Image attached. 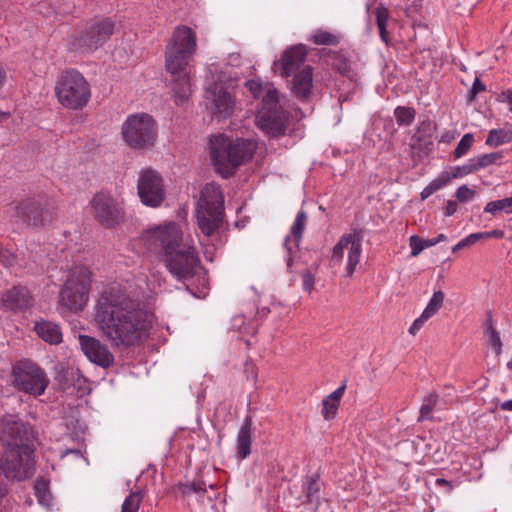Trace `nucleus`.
Masks as SVG:
<instances>
[{"instance_id":"f704fd0d","label":"nucleus","mask_w":512,"mask_h":512,"mask_svg":"<svg viewBox=\"0 0 512 512\" xmlns=\"http://www.w3.org/2000/svg\"><path fill=\"white\" fill-rule=\"evenodd\" d=\"M143 500V494L140 491H135L129 494L124 500L121 512H138L141 502Z\"/></svg>"},{"instance_id":"ea45409f","label":"nucleus","mask_w":512,"mask_h":512,"mask_svg":"<svg viewBox=\"0 0 512 512\" xmlns=\"http://www.w3.org/2000/svg\"><path fill=\"white\" fill-rule=\"evenodd\" d=\"M311 40L319 45H335L338 43V37L325 30L315 31L311 36Z\"/></svg>"},{"instance_id":"4c0bfd02","label":"nucleus","mask_w":512,"mask_h":512,"mask_svg":"<svg viewBox=\"0 0 512 512\" xmlns=\"http://www.w3.org/2000/svg\"><path fill=\"white\" fill-rule=\"evenodd\" d=\"M437 403H438V395L437 394L432 393V394L428 395L424 399L423 404L421 405L419 420L422 421L425 419H430L431 413H432L433 409L436 407Z\"/></svg>"},{"instance_id":"412c9836","label":"nucleus","mask_w":512,"mask_h":512,"mask_svg":"<svg viewBox=\"0 0 512 512\" xmlns=\"http://www.w3.org/2000/svg\"><path fill=\"white\" fill-rule=\"evenodd\" d=\"M0 303L5 310L20 311L31 305L32 298L25 287L15 286L2 293Z\"/></svg>"},{"instance_id":"e433bc0d","label":"nucleus","mask_w":512,"mask_h":512,"mask_svg":"<svg viewBox=\"0 0 512 512\" xmlns=\"http://www.w3.org/2000/svg\"><path fill=\"white\" fill-rule=\"evenodd\" d=\"M415 110L409 107H397L394 111V116L399 125L408 126L410 125L415 118Z\"/></svg>"},{"instance_id":"4468645a","label":"nucleus","mask_w":512,"mask_h":512,"mask_svg":"<svg viewBox=\"0 0 512 512\" xmlns=\"http://www.w3.org/2000/svg\"><path fill=\"white\" fill-rule=\"evenodd\" d=\"M137 193L145 206L160 207L166 197L163 178L151 168L141 170L137 180Z\"/></svg>"},{"instance_id":"f8f14e48","label":"nucleus","mask_w":512,"mask_h":512,"mask_svg":"<svg viewBox=\"0 0 512 512\" xmlns=\"http://www.w3.org/2000/svg\"><path fill=\"white\" fill-rule=\"evenodd\" d=\"M114 25L103 20L81 28L73 33L69 49L77 53H89L105 43L113 33Z\"/></svg>"},{"instance_id":"aec40b11","label":"nucleus","mask_w":512,"mask_h":512,"mask_svg":"<svg viewBox=\"0 0 512 512\" xmlns=\"http://www.w3.org/2000/svg\"><path fill=\"white\" fill-rule=\"evenodd\" d=\"M166 49L179 51L186 55H193L197 50V37L195 32L187 26H177L172 34Z\"/></svg>"},{"instance_id":"a19ab883","label":"nucleus","mask_w":512,"mask_h":512,"mask_svg":"<svg viewBox=\"0 0 512 512\" xmlns=\"http://www.w3.org/2000/svg\"><path fill=\"white\" fill-rule=\"evenodd\" d=\"M502 158L501 152H493L488 154H483L477 157H474V163L477 167V171L480 169L486 168L494 163H496L498 160Z\"/></svg>"},{"instance_id":"6e6552de","label":"nucleus","mask_w":512,"mask_h":512,"mask_svg":"<svg viewBox=\"0 0 512 512\" xmlns=\"http://www.w3.org/2000/svg\"><path fill=\"white\" fill-rule=\"evenodd\" d=\"M91 272L85 266H75L60 291V303L70 311H79L88 301Z\"/></svg>"},{"instance_id":"a211bd4d","label":"nucleus","mask_w":512,"mask_h":512,"mask_svg":"<svg viewBox=\"0 0 512 512\" xmlns=\"http://www.w3.org/2000/svg\"><path fill=\"white\" fill-rule=\"evenodd\" d=\"M79 344L85 356L101 367H109L114 362V356L108 347L99 339L87 335L79 336Z\"/></svg>"},{"instance_id":"20e7f679","label":"nucleus","mask_w":512,"mask_h":512,"mask_svg":"<svg viewBox=\"0 0 512 512\" xmlns=\"http://www.w3.org/2000/svg\"><path fill=\"white\" fill-rule=\"evenodd\" d=\"M55 96L66 109L81 110L90 101L91 86L82 73L67 69L56 80Z\"/></svg>"},{"instance_id":"6e6d98bb","label":"nucleus","mask_w":512,"mask_h":512,"mask_svg":"<svg viewBox=\"0 0 512 512\" xmlns=\"http://www.w3.org/2000/svg\"><path fill=\"white\" fill-rule=\"evenodd\" d=\"M436 484L438 486L444 487L448 492H450L453 489L452 484L443 478L436 479Z\"/></svg>"},{"instance_id":"680f3d73","label":"nucleus","mask_w":512,"mask_h":512,"mask_svg":"<svg viewBox=\"0 0 512 512\" xmlns=\"http://www.w3.org/2000/svg\"><path fill=\"white\" fill-rule=\"evenodd\" d=\"M291 265H292V258L289 256V257L287 258V266L290 268V267H291Z\"/></svg>"},{"instance_id":"5701e85b","label":"nucleus","mask_w":512,"mask_h":512,"mask_svg":"<svg viewBox=\"0 0 512 512\" xmlns=\"http://www.w3.org/2000/svg\"><path fill=\"white\" fill-rule=\"evenodd\" d=\"M313 88L312 69L305 66L302 70L295 74L291 82V90L294 95L300 99H307Z\"/></svg>"},{"instance_id":"423d86ee","label":"nucleus","mask_w":512,"mask_h":512,"mask_svg":"<svg viewBox=\"0 0 512 512\" xmlns=\"http://www.w3.org/2000/svg\"><path fill=\"white\" fill-rule=\"evenodd\" d=\"M157 135V123L147 113L131 114L121 125L122 139L133 150H147L153 147Z\"/></svg>"},{"instance_id":"5fc2aeb1","label":"nucleus","mask_w":512,"mask_h":512,"mask_svg":"<svg viewBox=\"0 0 512 512\" xmlns=\"http://www.w3.org/2000/svg\"><path fill=\"white\" fill-rule=\"evenodd\" d=\"M457 209H458L457 203L455 201L450 200L447 202V204L444 208V214H445V216L450 217L456 213Z\"/></svg>"},{"instance_id":"6ab92c4d","label":"nucleus","mask_w":512,"mask_h":512,"mask_svg":"<svg viewBox=\"0 0 512 512\" xmlns=\"http://www.w3.org/2000/svg\"><path fill=\"white\" fill-rule=\"evenodd\" d=\"M206 98L209 100L208 109L214 117L227 119L233 114L235 99L222 87L215 85L212 90L207 91Z\"/></svg>"},{"instance_id":"09e8293b","label":"nucleus","mask_w":512,"mask_h":512,"mask_svg":"<svg viewBox=\"0 0 512 512\" xmlns=\"http://www.w3.org/2000/svg\"><path fill=\"white\" fill-rule=\"evenodd\" d=\"M428 319L429 318L425 317V315L422 313L418 318L414 320V322L410 326L409 333L415 335L422 328V326Z\"/></svg>"},{"instance_id":"052dcab7","label":"nucleus","mask_w":512,"mask_h":512,"mask_svg":"<svg viewBox=\"0 0 512 512\" xmlns=\"http://www.w3.org/2000/svg\"><path fill=\"white\" fill-rule=\"evenodd\" d=\"M9 116L10 114L8 112H3L0 110V121H2L3 119H7Z\"/></svg>"},{"instance_id":"c756f323","label":"nucleus","mask_w":512,"mask_h":512,"mask_svg":"<svg viewBox=\"0 0 512 512\" xmlns=\"http://www.w3.org/2000/svg\"><path fill=\"white\" fill-rule=\"evenodd\" d=\"M375 16L380 38L384 43L388 44L387 24L390 17L389 11L386 7L380 5L375 10Z\"/></svg>"},{"instance_id":"2f4dec72","label":"nucleus","mask_w":512,"mask_h":512,"mask_svg":"<svg viewBox=\"0 0 512 512\" xmlns=\"http://www.w3.org/2000/svg\"><path fill=\"white\" fill-rule=\"evenodd\" d=\"M484 212L492 215L500 212L512 213V197L488 202L484 207Z\"/></svg>"},{"instance_id":"864d4df0","label":"nucleus","mask_w":512,"mask_h":512,"mask_svg":"<svg viewBox=\"0 0 512 512\" xmlns=\"http://www.w3.org/2000/svg\"><path fill=\"white\" fill-rule=\"evenodd\" d=\"M35 492L36 495L40 498V500H45L46 497V484L43 481H37L35 484Z\"/></svg>"},{"instance_id":"a18cd8bd","label":"nucleus","mask_w":512,"mask_h":512,"mask_svg":"<svg viewBox=\"0 0 512 512\" xmlns=\"http://www.w3.org/2000/svg\"><path fill=\"white\" fill-rule=\"evenodd\" d=\"M478 240H481V235L479 233H472L467 237L463 238L456 245L452 247V252H458L459 250L474 245Z\"/></svg>"},{"instance_id":"de8ad7c7","label":"nucleus","mask_w":512,"mask_h":512,"mask_svg":"<svg viewBox=\"0 0 512 512\" xmlns=\"http://www.w3.org/2000/svg\"><path fill=\"white\" fill-rule=\"evenodd\" d=\"M314 284H315L314 275L308 270L304 271L302 273V285H303L304 291L311 293L314 288Z\"/></svg>"},{"instance_id":"bf43d9fd","label":"nucleus","mask_w":512,"mask_h":512,"mask_svg":"<svg viewBox=\"0 0 512 512\" xmlns=\"http://www.w3.org/2000/svg\"><path fill=\"white\" fill-rule=\"evenodd\" d=\"M433 241H435V245L440 243V242H443V241H446L447 240V237L445 234H439L437 237L435 238H432Z\"/></svg>"},{"instance_id":"4be33fe9","label":"nucleus","mask_w":512,"mask_h":512,"mask_svg":"<svg viewBox=\"0 0 512 512\" xmlns=\"http://www.w3.org/2000/svg\"><path fill=\"white\" fill-rule=\"evenodd\" d=\"M306 50L303 45L293 46L287 49L281 59V76L289 77L294 73L304 62Z\"/></svg>"},{"instance_id":"e2e57ef3","label":"nucleus","mask_w":512,"mask_h":512,"mask_svg":"<svg viewBox=\"0 0 512 512\" xmlns=\"http://www.w3.org/2000/svg\"><path fill=\"white\" fill-rule=\"evenodd\" d=\"M422 125H423V126H425V125H426V126H430V123H429V122H428V123H423Z\"/></svg>"},{"instance_id":"58836bf2","label":"nucleus","mask_w":512,"mask_h":512,"mask_svg":"<svg viewBox=\"0 0 512 512\" xmlns=\"http://www.w3.org/2000/svg\"><path fill=\"white\" fill-rule=\"evenodd\" d=\"M179 489L185 496L192 493L202 496L206 493V484L203 481H192L185 484H180Z\"/></svg>"},{"instance_id":"dca6fc26","label":"nucleus","mask_w":512,"mask_h":512,"mask_svg":"<svg viewBox=\"0 0 512 512\" xmlns=\"http://www.w3.org/2000/svg\"><path fill=\"white\" fill-rule=\"evenodd\" d=\"M163 258L168 270L179 280H186L192 276L199 264L192 243L184 244L182 248Z\"/></svg>"},{"instance_id":"c9c22d12","label":"nucleus","mask_w":512,"mask_h":512,"mask_svg":"<svg viewBox=\"0 0 512 512\" xmlns=\"http://www.w3.org/2000/svg\"><path fill=\"white\" fill-rule=\"evenodd\" d=\"M477 171V167L474 163L473 158L469 159L468 162L462 166H456L451 172H448L449 182L455 178H462L466 175L472 174Z\"/></svg>"},{"instance_id":"7ed1b4c3","label":"nucleus","mask_w":512,"mask_h":512,"mask_svg":"<svg viewBox=\"0 0 512 512\" xmlns=\"http://www.w3.org/2000/svg\"><path fill=\"white\" fill-rule=\"evenodd\" d=\"M254 140L237 138L232 140L223 134L210 138V157L215 170L223 177L231 176L235 170L250 161L256 151Z\"/></svg>"},{"instance_id":"603ef678","label":"nucleus","mask_w":512,"mask_h":512,"mask_svg":"<svg viewBox=\"0 0 512 512\" xmlns=\"http://www.w3.org/2000/svg\"><path fill=\"white\" fill-rule=\"evenodd\" d=\"M346 386L342 385L341 387L337 388L335 391H333L330 395L327 396L331 401L340 403V400L344 394Z\"/></svg>"},{"instance_id":"7c9ffc66","label":"nucleus","mask_w":512,"mask_h":512,"mask_svg":"<svg viewBox=\"0 0 512 512\" xmlns=\"http://www.w3.org/2000/svg\"><path fill=\"white\" fill-rule=\"evenodd\" d=\"M449 184L448 172H442L437 178L432 180L420 193L421 199L425 200L444 186Z\"/></svg>"},{"instance_id":"8fccbe9b","label":"nucleus","mask_w":512,"mask_h":512,"mask_svg":"<svg viewBox=\"0 0 512 512\" xmlns=\"http://www.w3.org/2000/svg\"><path fill=\"white\" fill-rule=\"evenodd\" d=\"M478 233H479V235H481V239H487V238L501 239L505 235L503 230H498V229L488 231V232H478Z\"/></svg>"},{"instance_id":"49530a36","label":"nucleus","mask_w":512,"mask_h":512,"mask_svg":"<svg viewBox=\"0 0 512 512\" xmlns=\"http://www.w3.org/2000/svg\"><path fill=\"white\" fill-rule=\"evenodd\" d=\"M455 195L460 202H469L474 198L475 191L470 189L467 185H461Z\"/></svg>"},{"instance_id":"39448f33","label":"nucleus","mask_w":512,"mask_h":512,"mask_svg":"<svg viewBox=\"0 0 512 512\" xmlns=\"http://www.w3.org/2000/svg\"><path fill=\"white\" fill-rule=\"evenodd\" d=\"M224 196L216 183H208L201 190L196 211L197 223L201 232L212 235L223 220Z\"/></svg>"},{"instance_id":"9b49d317","label":"nucleus","mask_w":512,"mask_h":512,"mask_svg":"<svg viewBox=\"0 0 512 512\" xmlns=\"http://www.w3.org/2000/svg\"><path fill=\"white\" fill-rule=\"evenodd\" d=\"M191 56L179 51L165 50V66L171 74L173 97L178 105L183 104L191 95L190 77L186 70Z\"/></svg>"},{"instance_id":"f257e3e1","label":"nucleus","mask_w":512,"mask_h":512,"mask_svg":"<svg viewBox=\"0 0 512 512\" xmlns=\"http://www.w3.org/2000/svg\"><path fill=\"white\" fill-rule=\"evenodd\" d=\"M151 324V314L138 300L127 296L117 284L106 288L95 307L94 325L115 347L139 343Z\"/></svg>"},{"instance_id":"2eb2a0df","label":"nucleus","mask_w":512,"mask_h":512,"mask_svg":"<svg viewBox=\"0 0 512 512\" xmlns=\"http://www.w3.org/2000/svg\"><path fill=\"white\" fill-rule=\"evenodd\" d=\"M362 254V239L356 233H348L343 235L337 244L333 247L331 254V262L340 265L346 256V274L351 277L360 262Z\"/></svg>"},{"instance_id":"4d7b16f0","label":"nucleus","mask_w":512,"mask_h":512,"mask_svg":"<svg viewBox=\"0 0 512 512\" xmlns=\"http://www.w3.org/2000/svg\"><path fill=\"white\" fill-rule=\"evenodd\" d=\"M484 90H485V86L478 79H476L473 84L472 92L474 94H476V93L484 91Z\"/></svg>"},{"instance_id":"c03bdc74","label":"nucleus","mask_w":512,"mask_h":512,"mask_svg":"<svg viewBox=\"0 0 512 512\" xmlns=\"http://www.w3.org/2000/svg\"><path fill=\"white\" fill-rule=\"evenodd\" d=\"M322 404H323V409H322L323 417L326 420L333 419L337 413L339 404L337 402L331 401L327 397L323 400Z\"/></svg>"},{"instance_id":"393cba45","label":"nucleus","mask_w":512,"mask_h":512,"mask_svg":"<svg viewBox=\"0 0 512 512\" xmlns=\"http://www.w3.org/2000/svg\"><path fill=\"white\" fill-rule=\"evenodd\" d=\"M306 222H307V214L302 210L299 211L297 213L294 223L291 227V236L294 239L291 240L290 236H287L284 241V247L288 250L289 253H291L293 251V249L298 248V245L301 240Z\"/></svg>"},{"instance_id":"bb28decb","label":"nucleus","mask_w":512,"mask_h":512,"mask_svg":"<svg viewBox=\"0 0 512 512\" xmlns=\"http://www.w3.org/2000/svg\"><path fill=\"white\" fill-rule=\"evenodd\" d=\"M251 426V419L246 418L237 435V453L241 459L251 453Z\"/></svg>"},{"instance_id":"79ce46f5","label":"nucleus","mask_w":512,"mask_h":512,"mask_svg":"<svg viewBox=\"0 0 512 512\" xmlns=\"http://www.w3.org/2000/svg\"><path fill=\"white\" fill-rule=\"evenodd\" d=\"M485 335L489 345L493 348L495 353L499 355L502 352V341L499 333L494 329L492 325H489L486 329Z\"/></svg>"},{"instance_id":"37998d69","label":"nucleus","mask_w":512,"mask_h":512,"mask_svg":"<svg viewBox=\"0 0 512 512\" xmlns=\"http://www.w3.org/2000/svg\"><path fill=\"white\" fill-rule=\"evenodd\" d=\"M474 142V136L470 133L465 134L459 143L457 144V147L454 150V156L455 158H461L464 156L471 148Z\"/></svg>"},{"instance_id":"0eeeda50","label":"nucleus","mask_w":512,"mask_h":512,"mask_svg":"<svg viewBox=\"0 0 512 512\" xmlns=\"http://www.w3.org/2000/svg\"><path fill=\"white\" fill-rule=\"evenodd\" d=\"M140 241L145 249L160 252L163 257L192 242L188 238L183 239V232L175 222H166L146 229L141 234Z\"/></svg>"},{"instance_id":"f3484780","label":"nucleus","mask_w":512,"mask_h":512,"mask_svg":"<svg viewBox=\"0 0 512 512\" xmlns=\"http://www.w3.org/2000/svg\"><path fill=\"white\" fill-rule=\"evenodd\" d=\"M32 434L31 428L16 415H5L0 419V441L8 448L24 446L22 441H28Z\"/></svg>"},{"instance_id":"72a5a7b5","label":"nucleus","mask_w":512,"mask_h":512,"mask_svg":"<svg viewBox=\"0 0 512 512\" xmlns=\"http://www.w3.org/2000/svg\"><path fill=\"white\" fill-rule=\"evenodd\" d=\"M409 245L411 247V256L417 257L424 249L434 246L435 241L413 235L409 238Z\"/></svg>"},{"instance_id":"9d476101","label":"nucleus","mask_w":512,"mask_h":512,"mask_svg":"<svg viewBox=\"0 0 512 512\" xmlns=\"http://www.w3.org/2000/svg\"><path fill=\"white\" fill-rule=\"evenodd\" d=\"M12 384L33 396L42 395L50 381L45 371L29 360H21L12 367Z\"/></svg>"},{"instance_id":"c85d7f7f","label":"nucleus","mask_w":512,"mask_h":512,"mask_svg":"<svg viewBox=\"0 0 512 512\" xmlns=\"http://www.w3.org/2000/svg\"><path fill=\"white\" fill-rule=\"evenodd\" d=\"M512 141V126L509 128L492 129L486 138V145L498 147Z\"/></svg>"},{"instance_id":"473e14b6","label":"nucleus","mask_w":512,"mask_h":512,"mask_svg":"<svg viewBox=\"0 0 512 512\" xmlns=\"http://www.w3.org/2000/svg\"><path fill=\"white\" fill-rule=\"evenodd\" d=\"M444 299L445 295L441 290L435 291L422 312L425 317L430 319L432 316H434L442 307Z\"/></svg>"},{"instance_id":"ddd939ff","label":"nucleus","mask_w":512,"mask_h":512,"mask_svg":"<svg viewBox=\"0 0 512 512\" xmlns=\"http://www.w3.org/2000/svg\"><path fill=\"white\" fill-rule=\"evenodd\" d=\"M90 214L100 225L112 228L124 220L123 202L107 192L96 193L89 202Z\"/></svg>"},{"instance_id":"3c124183","label":"nucleus","mask_w":512,"mask_h":512,"mask_svg":"<svg viewBox=\"0 0 512 512\" xmlns=\"http://www.w3.org/2000/svg\"><path fill=\"white\" fill-rule=\"evenodd\" d=\"M499 101L507 104L509 110L512 112V90L503 91L499 95Z\"/></svg>"},{"instance_id":"f03ea898","label":"nucleus","mask_w":512,"mask_h":512,"mask_svg":"<svg viewBox=\"0 0 512 512\" xmlns=\"http://www.w3.org/2000/svg\"><path fill=\"white\" fill-rule=\"evenodd\" d=\"M246 88L256 99H261V107L257 111L255 123L266 135L278 137L285 132V114L279 103V93L271 83L260 79L245 82Z\"/></svg>"},{"instance_id":"b1692460","label":"nucleus","mask_w":512,"mask_h":512,"mask_svg":"<svg viewBox=\"0 0 512 512\" xmlns=\"http://www.w3.org/2000/svg\"><path fill=\"white\" fill-rule=\"evenodd\" d=\"M17 215L28 224L40 225L44 222L45 211L39 203L32 200H25L17 206Z\"/></svg>"},{"instance_id":"a878e982","label":"nucleus","mask_w":512,"mask_h":512,"mask_svg":"<svg viewBox=\"0 0 512 512\" xmlns=\"http://www.w3.org/2000/svg\"><path fill=\"white\" fill-rule=\"evenodd\" d=\"M35 331L41 339L50 344H59L62 341V333L59 326L52 322L41 321L36 323Z\"/></svg>"},{"instance_id":"cd10ccee","label":"nucleus","mask_w":512,"mask_h":512,"mask_svg":"<svg viewBox=\"0 0 512 512\" xmlns=\"http://www.w3.org/2000/svg\"><path fill=\"white\" fill-rule=\"evenodd\" d=\"M321 484L316 475L307 476L302 484V492L306 502L314 505L319 504Z\"/></svg>"},{"instance_id":"13d9d810","label":"nucleus","mask_w":512,"mask_h":512,"mask_svg":"<svg viewBox=\"0 0 512 512\" xmlns=\"http://www.w3.org/2000/svg\"><path fill=\"white\" fill-rule=\"evenodd\" d=\"M500 408L504 411H512V400L502 402Z\"/></svg>"},{"instance_id":"1a4fd4ad","label":"nucleus","mask_w":512,"mask_h":512,"mask_svg":"<svg viewBox=\"0 0 512 512\" xmlns=\"http://www.w3.org/2000/svg\"><path fill=\"white\" fill-rule=\"evenodd\" d=\"M34 472V451L27 444L7 448L0 456V474L7 479L22 481L30 478Z\"/></svg>"}]
</instances>
